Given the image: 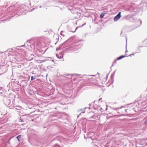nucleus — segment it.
Here are the masks:
<instances>
[{"instance_id": "obj_1", "label": "nucleus", "mask_w": 147, "mask_h": 147, "mask_svg": "<svg viewBox=\"0 0 147 147\" xmlns=\"http://www.w3.org/2000/svg\"><path fill=\"white\" fill-rule=\"evenodd\" d=\"M5 103L6 105L9 107H14V105L12 103H11L9 99H7Z\"/></svg>"}, {"instance_id": "obj_2", "label": "nucleus", "mask_w": 147, "mask_h": 147, "mask_svg": "<svg viewBox=\"0 0 147 147\" xmlns=\"http://www.w3.org/2000/svg\"><path fill=\"white\" fill-rule=\"evenodd\" d=\"M121 16V12H120L114 18V21L115 22L117 21L120 18Z\"/></svg>"}, {"instance_id": "obj_3", "label": "nucleus", "mask_w": 147, "mask_h": 147, "mask_svg": "<svg viewBox=\"0 0 147 147\" xmlns=\"http://www.w3.org/2000/svg\"><path fill=\"white\" fill-rule=\"evenodd\" d=\"M126 57V56L125 55L121 56L117 58V60H120V59L123 58V57Z\"/></svg>"}, {"instance_id": "obj_4", "label": "nucleus", "mask_w": 147, "mask_h": 147, "mask_svg": "<svg viewBox=\"0 0 147 147\" xmlns=\"http://www.w3.org/2000/svg\"><path fill=\"white\" fill-rule=\"evenodd\" d=\"M123 107V106H121V107H118L116 108H113V109L114 110H116V111H117L118 109H121Z\"/></svg>"}, {"instance_id": "obj_5", "label": "nucleus", "mask_w": 147, "mask_h": 147, "mask_svg": "<svg viewBox=\"0 0 147 147\" xmlns=\"http://www.w3.org/2000/svg\"><path fill=\"white\" fill-rule=\"evenodd\" d=\"M21 135H20L18 136H17L16 137V138L18 139V140L19 142L20 141V140L19 139L21 137Z\"/></svg>"}, {"instance_id": "obj_6", "label": "nucleus", "mask_w": 147, "mask_h": 147, "mask_svg": "<svg viewBox=\"0 0 147 147\" xmlns=\"http://www.w3.org/2000/svg\"><path fill=\"white\" fill-rule=\"evenodd\" d=\"M104 16V14L103 13H101L100 15V18H102Z\"/></svg>"}, {"instance_id": "obj_7", "label": "nucleus", "mask_w": 147, "mask_h": 147, "mask_svg": "<svg viewBox=\"0 0 147 147\" xmlns=\"http://www.w3.org/2000/svg\"><path fill=\"white\" fill-rule=\"evenodd\" d=\"M34 79H35V78H34V77H33V76H32L31 77V80H34Z\"/></svg>"}, {"instance_id": "obj_8", "label": "nucleus", "mask_w": 147, "mask_h": 147, "mask_svg": "<svg viewBox=\"0 0 147 147\" xmlns=\"http://www.w3.org/2000/svg\"><path fill=\"white\" fill-rule=\"evenodd\" d=\"M61 57L63 58V55H61L60 56V57H59V58H61ZM58 58H59V57H58Z\"/></svg>"}, {"instance_id": "obj_9", "label": "nucleus", "mask_w": 147, "mask_h": 147, "mask_svg": "<svg viewBox=\"0 0 147 147\" xmlns=\"http://www.w3.org/2000/svg\"><path fill=\"white\" fill-rule=\"evenodd\" d=\"M78 15L79 16H80L81 13H78Z\"/></svg>"}, {"instance_id": "obj_10", "label": "nucleus", "mask_w": 147, "mask_h": 147, "mask_svg": "<svg viewBox=\"0 0 147 147\" xmlns=\"http://www.w3.org/2000/svg\"><path fill=\"white\" fill-rule=\"evenodd\" d=\"M56 147H58V145H56L55 146Z\"/></svg>"}, {"instance_id": "obj_11", "label": "nucleus", "mask_w": 147, "mask_h": 147, "mask_svg": "<svg viewBox=\"0 0 147 147\" xmlns=\"http://www.w3.org/2000/svg\"><path fill=\"white\" fill-rule=\"evenodd\" d=\"M94 76V75H90L89 76Z\"/></svg>"}, {"instance_id": "obj_12", "label": "nucleus", "mask_w": 147, "mask_h": 147, "mask_svg": "<svg viewBox=\"0 0 147 147\" xmlns=\"http://www.w3.org/2000/svg\"><path fill=\"white\" fill-rule=\"evenodd\" d=\"M85 24H86V23H84V24H83L82 25V26H84V25H85Z\"/></svg>"}, {"instance_id": "obj_13", "label": "nucleus", "mask_w": 147, "mask_h": 147, "mask_svg": "<svg viewBox=\"0 0 147 147\" xmlns=\"http://www.w3.org/2000/svg\"><path fill=\"white\" fill-rule=\"evenodd\" d=\"M101 99H102L101 98H100V99H99V100H101Z\"/></svg>"}, {"instance_id": "obj_14", "label": "nucleus", "mask_w": 147, "mask_h": 147, "mask_svg": "<svg viewBox=\"0 0 147 147\" xmlns=\"http://www.w3.org/2000/svg\"><path fill=\"white\" fill-rule=\"evenodd\" d=\"M68 76H70L71 77V76L70 75H68Z\"/></svg>"}, {"instance_id": "obj_15", "label": "nucleus", "mask_w": 147, "mask_h": 147, "mask_svg": "<svg viewBox=\"0 0 147 147\" xmlns=\"http://www.w3.org/2000/svg\"><path fill=\"white\" fill-rule=\"evenodd\" d=\"M3 53V52H1L0 51V53Z\"/></svg>"}, {"instance_id": "obj_16", "label": "nucleus", "mask_w": 147, "mask_h": 147, "mask_svg": "<svg viewBox=\"0 0 147 147\" xmlns=\"http://www.w3.org/2000/svg\"><path fill=\"white\" fill-rule=\"evenodd\" d=\"M21 122H23V121L22 120L21 121Z\"/></svg>"}, {"instance_id": "obj_17", "label": "nucleus", "mask_w": 147, "mask_h": 147, "mask_svg": "<svg viewBox=\"0 0 147 147\" xmlns=\"http://www.w3.org/2000/svg\"><path fill=\"white\" fill-rule=\"evenodd\" d=\"M78 28V27H77V28H76V30L77 29V28Z\"/></svg>"}, {"instance_id": "obj_18", "label": "nucleus", "mask_w": 147, "mask_h": 147, "mask_svg": "<svg viewBox=\"0 0 147 147\" xmlns=\"http://www.w3.org/2000/svg\"><path fill=\"white\" fill-rule=\"evenodd\" d=\"M24 46V45H22L21 46V47H23V46Z\"/></svg>"}, {"instance_id": "obj_19", "label": "nucleus", "mask_w": 147, "mask_h": 147, "mask_svg": "<svg viewBox=\"0 0 147 147\" xmlns=\"http://www.w3.org/2000/svg\"><path fill=\"white\" fill-rule=\"evenodd\" d=\"M82 113H84V112H82Z\"/></svg>"}, {"instance_id": "obj_20", "label": "nucleus", "mask_w": 147, "mask_h": 147, "mask_svg": "<svg viewBox=\"0 0 147 147\" xmlns=\"http://www.w3.org/2000/svg\"><path fill=\"white\" fill-rule=\"evenodd\" d=\"M126 42L127 41V39H126Z\"/></svg>"}, {"instance_id": "obj_21", "label": "nucleus", "mask_w": 147, "mask_h": 147, "mask_svg": "<svg viewBox=\"0 0 147 147\" xmlns=\"http://www.w3.org/2000/svg\"><path fill=\"white\" fill-rule=\"evenodd\" d=\"M145 124L146 123V122H145Z\"/></svg>"}, {"instance_id": "obj_22", "label": "nucleus", "mask_w": 147, "mask_h": 147, "mask_svg": "<svg viewBox=\"0 0 147 147\" xmlns=\"http://www.w3.org/2000/svg\"><path fill=\"white\" fill-rule=\"evenodd\" d=\"M126 52H127V50H126Z\"/></svg>"}]
</instances>
